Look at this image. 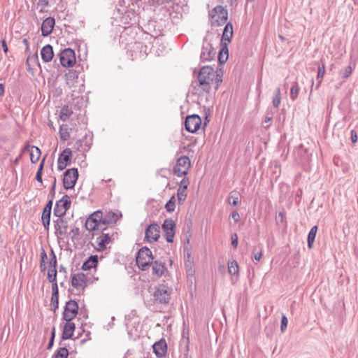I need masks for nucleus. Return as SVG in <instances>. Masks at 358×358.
Instances as JSON below:
<instances>
[{"label":"nucleus","mask_w":358,"mask_h":358,"mask_svg":"<svg viewBox=\"0 0 358 358\" xmlns=\"http://www.w3.org/2000/svg\"><path fill=\"white\" fill-rule=\"evenodd\" d=\"M215 77V71L211 66H205L201 69L198 75V80L203 91L210 92V84L214 82Z\"/></svg>","instance_id":"nucleus-1"},{"label":"nucleus","mask_w":358,"mask_h":358,"mask_svg":"<svg viewBox=\"0 0 358 358\" xmlns=\"http://www.w3.org/2000/svg\"><path fill=\"white\" fill-rule=\"evenodd\" d=\"M153 259L151 250L147 247H143L138 252L136 264L141 270L145 271L147 267L152 263Z\"/></svg>","instance_id":"nucleus-2"},{"label":"nucleus","mask_w":358,"mask_h":358,"mask_svg":"<svg viewBox=\"0 0 358 358\" xmlns=\"http://www.w3.org/2000/svg\"><path fill=\"white\" fill-rule=\"evenodd\" d=\"M212 24L220 26L224 24L228 18V12L222 6H215L210 13Z\"/></svg>","instance_id":"nucleus-3"},{"label":"nucleus","mask_w":358,"mask_h":358,"mask_svg":"<svg viewBox=\"0 0 358 358\" xmlns=\"http://www.w3.org/2000/svg\"><path fill=\"white\" fill-rule=\"evenodd\" d=\"M71 201L70 197L65 194L61 199L57 201L54 208L53 213L56 217H63L66 212L70 208Z\"/></svg>","instance_id":"nucleus-4"},{"label":"nucleus","mask_w":358,"mask_h":358,"mask_svg":"<svg viewBox=\"0 0 358 358\" xmlns=\"http://www.w3.org/2000/svg\"><path fill=\"white\" fill-rule=\"evenodd\" d=\"M171 289L165 285H159L154 292V299L160 303H167L170 299Z\"/></svg>","instance_id":"nucleus-5"},{"label":"nucleus","mask_w":358,"mask_h":358,"mask_svg":"<svg viewBox=\"0 0 358 358\" xmlns=\"http://www.w3.org/2000/svg\"><path fill=\"white\" fill-rule=\"evenodd\" d=\"M190 159L187 156H182L178 159L174 166L173 172L178 176H182L188 173L190 168Z\"/></svg>","instance_id":"nucleus-6"},{"label":"nucleus","mask_w":358,"mask_h":358,"mask_svg":"<svg viewBox=\"0 0 358 358\" xmlns=\"http://www.w3.org/2000/svg\"><path fill=\"white\" fill-rule=\"evenodd\" d=\"M78 178V171L76 168L67 169L64 174L63 185L66 189L74 187Z\"/></svg>","instance_id":"nucleus-7"},{"label":"nucleus","mask_w":358,"mask_h":358,"mask_svg":"<svg viewBox=\"0 0 358 358\" xmlns=\"http://www.w3.org/2000/svg\"><path fill=\"white\" fill-rule=\"evenodd\" d=\"M78 313V305L74 300H70L66 303L63 313V320L70 322L74 319Z\"/></svg>","instance_id":"nucleus-8"},{"label":"nucleus","mask_w":358,"mask_h":358,"mask_svg":"<svg viewBox=\"0 0 358 358\" xmlns=\"http://www.w3.org/2000/svg\"><path fill=\"white\" fill-rule=\"evenodd\" d=\"M216 51L212 46V44L208 41L207 38L203 39L202 50L201 52V59L203 62L211 61L215 57Z\"/></svg>","instance_id":"nucleus-9"},{"label":"nucleus","mask_w":358,"mask_h":358,"mask_svg":"<svg viewBox=\"0 0 358 358\" xmlns=\"http://www.w3.org/2000/svg\"><path fill=\"white\" fill-rule=\"evenodd\" d=\"M59 60L61 64L64 67L72 66L76 62L74 51L71 48H66L60 53Z\"/></svg>","instance_id":"nucleus-10"},{"label":"nucleus","mask_w":358,"mask_h":358,"mask_svg":"<svg viewBox=\"0 0 358 358\" xmlns=\"http://www.w3.org/2000/svg\"><path fill=\"white\" fill-rule=\"evenodd\" d=\"M201 124V117L195 114L188 115L185 122V129L190 133L196 132L200 128Z\"/></svg>","instance_id":"nucleus-11"},{"label":"nucleus","mask_w":358,"mask_h":358,"mask_svg":"<svg viewBox=\"0 0 358 358\" xmlns=\"http://www.w3.org/2000/svg\"><path fill=\"white\" fill-rule=\"evenodd\" d=\"M88 278L83 273H78L71 276V285L77 290H84L87 287Z\"/></svg>","instance_id":"nucleus-12"},{"label":"nucleus","mask_w":358,"mask_h":358,"mask_svg":"<svg viewBox=\"0 0 358 358\" xmlns=\"http://www.w3.org/2000/svg\"><path fill=\"white\" fill-rule=\"evenodd\" d=\"M101 219V211L96 210L92 213L87 219L85 227L87 231H92L96 230L99 222Z\"/></svg>","instance_id":"nucleus-13"},{"label":"nucleus","mask_w":358,"mask_h":358,"mask_svg":"<svg viewBox=\"0 0 358 358\" xmlns=\"http://www.w3.org/2000/svg\"><path fill=\"white\" fill-rule=\"evenodd\" d=\"M72 151L70 148H66L59 155L57 160L59 171L64 170L71 162Z\"/></svg>","instance_id":"nucleus-14"},{"label":"nucleus","mask_w":358,"mask_h":358,"mask_svg":"<svg viewBox=\"0 0 358 358\" xmlns=\"http://www.w3.org/2000/svg\"><path fill=\"white\" fill-rule=\"evenodd\" d=\"M176 226L175 222L171 219L165 220L163 224L162 229L166 233V238L167 242L172 243L175 235L174 228Z\"/></svg>","instance_id":"nucleus-15"},{"label":"nucleus","mask_w":358,"mask_h":358,"mask_svg":"<svg viewBox=\"0 0 358 358\" xmlns=\"http://www.w3.org/2000/svg\"><path fill=\"white\" fill-rule=\"evenodd\" d=\"M54 227L56 236H62L66 233L68 222L63 217H57V219L54 220Z\"/></svg>","instance_id":"nucleus-16"},{"label":"nucleus","mask_w":358,"mask_h":358,"mask_svg":"<svg viewBox=\"0 0 358 358\" xmlns=\"http://www.w3.org/2000/svg\"><path fill=\"white\" fill-rule=\"evenodd\" d=\"M159 227L157 224H152L145 230V238L149 242L156 241L159 238Z\"/></svg>","instance_id":"nucleus-17"},{"label":"nucleus","mask_w":358,"mask_h":358,"mask_svg":"<svg viewBox=\"0 0 358 358\" xmlns=\"http://www.w3.org/2000/svg\"><path fill=\"white\" fill-rule=\"evenodd\" d=\"M153 352L159 358L165 356L167 351V345L164 339L162 338L157 342H155L153 345Z\"/></svg>","instance_id":"nucleus-18"},{"label":"nucleus","mask_w":358,"mask_h":358,"mask_svg":"<svg viewBox=\"0 0 358 358\" xmlns=\"http://www.w3.org/2000/svg\"><path fill=\"white\" fill-rule=\"evenodd\" d=\"M55 23V19L51 17H47L43 21L41 24V34L43 36H48L52 33Z\"/></svg>","instance_id":"nucleus-19"},{"label":"nucleus","mask_w":358,"mask_h":358,"mask_svg":"<svg viewBox=\"0 0 358 358\" xmlns=\"http://www.w3.org/2000/svg\"><path fill=\"white\" fill-rule=\"evenodd\" d=\"M152 273L156 277H162L167 271L164 262L160 261L152 262Z\"/></svg>","instance_id":"nucleus-20"},{"label":"nucleus","mask_w":358,"mask_h":358,"mask_svg":"<svg viewBox=\"0 0 358 358\" xmlns=\"http://www.w3.org/2000/svg\"><path fill=\"white\" fill-rule=\"evenodd\" d=\"M75 324L70 322H66V323L64 324L62 334V338L63 340H67L72 337L73 332L75 331Z\"/></svg>","instance_id":"nucleus-21"},{"label":"nucleus","mask_w":358,"mask_h":358,"mask_svg":"<svg viewBox=\"0 0 358 358\" xmlns=\"http://www.w3.org/2000/svg\"><path fill=\"white\" fill-rule=\"evenodd\" d=\"M101 219L102 223L103 224H113L116 223L119 219V216L117 213L111 211L106 212L105 214H103L101 212Z\"/></svg>","instance_id":"nucleus-22"},{"label":"nucleus","mask_w":358,"mask_h":358,"mask_svg":"<svg viewBox=\"0 0 358 358\" xmlns=\"http://www.w3.org/2000/svg\"><path fill=\"white\" fill-rule=\"evenodd\" d=\"M41 55L45 62L51 61L54 56L52 47L49 44L45 45L41 50Z\"/></svg>","instance_id":"nucleus-23"},{"label":"nucleus","mask_w":358,"mask_h":358,"mask_svg":"<svg viewBox=\"0 0 358 358\" xmlns=\"http://www.w3.org/2000/svg\"><path fill=\"white\" fill-rule=\"evenodd\" d=\"M111 241V237L109 234L102 233V234L96 238V242L99 250H105L106 245Z\"/></svg>","instance_id":"nucleus-24"},{"label":"nucleus","mask_w":358,"mask_h":358,"mask_svg":"<svg viewBox=\"0 0 358 358\" xmlns=\"http://www.w3.org/2000/svg\"><path fill=\"white\" fill-rule=\"evenodd\" d=\"M98 264V257L96 255L90 256L82 265L81 268L84 271L90 270L95 268Z\"/></svg>","instance_id":"nucleus-25"},{"label":"nucleus","mask_w":358,"mask_h":358,"mask_svg":"<svg viewBox=\"0 0 358 358\" xmlns=\"http://www.w3.org/2000/svg\"><path fill=\"white\" fill-rule=\"evenodd\" d=\"M233 36V27L232 24L229 22L227 23L224 29L222 37V42H230L231 38ZM225 45H227V43H224Z\"/></svg>","instance_id":"nucleus-26"},{"label":"nucleus","mask_w":358,"mask_h":358,"mask_svg":"<svg viewBox=\"0 0 358 358\" xmlns=\"http://www.w3.org/2000/svg\"><path fill=\"white\" fill-rule=\"evenodd\" d=\"M41 150L36 146H31L30 150V160L33 164H36L40 159Z\"/></svg>","instance_id":"nucleus-27"},{"label":"nucleus","mask_w":358,"mask_h":358,"mask_svg":"<svg viewBox=\"0 0 358 358\" xmlns=\"http://www.w3.org/2000/svg\"><path fill=\"white\" fill-rule=\"evenodd\" d=\"M72 113V110L68 106H64L60 110L59 118L63 122H66L69 119Z\"/></svg>","instance_id":"nucleus-28"},{"label":"nucleus","mask_w":358,"mask_h":358,"mask_svg":"<svg viewBox=\"0 0 358 358\" xmlns=\"http://www.w3.org/2000/svg\"><path fill=\"white\" fill-rule=\"evenodd\" d=\"M317 226H313L308 234V238H307V241H308V248H313V243L315 241V236H316V234H317Z\"/></svg>","instance_id":"nucleus-29"},{"label":"nucleus","mask_w":358,"mask_h":358,"mask_svg":"<svg viewBox=\"0 0 358 358\" xmlns=\"http://www.w3.org/2000/svg\"><path fill=\"white\" fill-rule=\"evenodd\" d=\"M228 271L231 275H238L239 272L238 265L236 261L234 260L228 264Z\"/></svg>","instance_id":"nucleus-30"},{"label":"nucleus","mask_w":358,"mask_h":358,"mask_svg":"<svg viewBox=\"0 0 358 358\" xmlns=\"http://www.w3.org/2000/svg\"><path fill=\"white\" fill-rule=\"evenodd\" d=\"M228 57H229L228 49L225 46V48H222L219 52V55H218L219 62L221 64H224L227 61Z\"/></svg>","instance_id":"nucleus-31"},{"label":"nucleus","mask_w":358,"mask_h":358,"mask_svg":"<svg viewBox=\"0 0 358 358\" xmlns=\"http://www.w3.org/2000/svg\"><path fill=\"white\" fill-rule=\"evenodd\" d=\"M228 201L229 204H231L234 206H237L239 203L238 193L237 192H231L228 198Z\"/></svg>","instance_id":"nucleus-32"},{"label":"nucleus","mask_w":358,"mask_h":358,"mask_svg":"<svg viewBox=\"0 0 358 358\" xmlns=\"http://www.w3.org/2000/svg\"><path fill=\"white\" fill-rule=\"evenodd\" d=\"M299 90L300 88L298 83L296 82L294 83L290 90V98L292 99V100L294 101L297 98L299 93Z\"/></svg>","instance_id":"nucleus-33"},{"label":"nucleus","mask_w":358,"mask_h":358,"mask_svg":"<svg viewBox=\"0 0 358 358\" xmlns=\"http://www.w3.org/2000/svg\"><path fill=\"white\" fill-rule=\"evenodd\" d=\"M69 355V351L68 350L63 347L59 348L56 353L55 354L54 358H67Z\"/></svg>","instance_id":"nucleus-34"},{"label":"nucleus","mask_w":358,"mask_h":358,"mask_svg":"<svg viewBox=\"0 0 358 358\" xmlns=\"http://www.w3.org/2000/svg\"><path fill=\"white\" fill-rule=\"evenodd\" d=\"M325 73V66L324 64L318 66V71L317 75V79L319 80L316 88H318L322 83V78Z\"/></svg>","instance_id":"nucleus-35"},{"label":"nucleus","mask_w":358,"mask_h":358,"mask_svg":"<svg viewBox=\"0 0 358 358\" xmlns=\"http://www.w3.org/2000/svg\"><path fill=\"white\" fill-rule=\"evenodd\" d=\"M59 134L60 138L64 141L67 140L70 137V134L68 131V128L66 125L63 124L60 126Z\"/></svg>","instance_id":"nucleus-36"},{"label":"nucleus","mask_w":358,"mask_h":358,"mask_svg":"<svg viewBox=\"0 0 358 358\" xmlns=\"http://www.w3.org/2000/svg\"><path fill=\"white\" fill-rule=\"evenodd\" d=\"M281 101V97H280V90L279 87H278L275 90V94L273 98V105L275 108H278Z\"/></svg>","instance_id":"nucleus-37"},{"label":"nucleus","mask_w":358,"mask_h":358,"mask_svg":"<svg viewBox=\"0 0 358 358\" xmlns=\"http://www.w3.org/2000/svg\"><path fill=\"white\" fill-rule=\"evenodd\" d=\"M165 208L168 212H173L176 208V198L173 196L166 203Z\"/></svg>","instance_id":"nucleus-38"},{"label":"nucleus","mask_w":358,"mask_h":358,"mask_svg":"<svg viewBox=\"0 0 358 358\" xmlns=\"http://www.w3.org/2000/svg\"><path fill=\"white\" fill-rule=\"evenodd\" d=\"M66 80L69 85H73V82L78 78L76 71H69L66 75Z\"/></svg>","instance_id":"nucleus-39"},{"label":"nucleus","mask_w":358,"mask_h":358,"mask_svg":"<svg viewBox=\"0 0 358 358\" xmlns=\"http://www.w3.org/2000/svg\"><path fill=\"white\" fill-rule=\"evenodd\" d=\"M177 196L179 203L183 202L187 197V189L178 187L177 191Z\"/></svg>","instance_id":"nucleus-40"},{"label":"nucleus","mask_w":358,"mask_h":358,"mask_svg":"<svg viewBox=\"0 0 358 358\" xmlns=\"http://www.w3.org/2000/svg\"><path fill=\"white\" fill-rule=\"evenodd\" d=\"M44 162L45 159H43L41 162L40 163L38 169L37 171L36 175V180L38 182H42V172L44 166Z\"/></svg>","instance_id":"nucleus-41"},{"label":"nucleus","mask_w":358,"mask_h":358,"mask_svg":"<svg viewBox=\"0 0 358 358\" xmlns=\"http://www.w3.org/2000/svg\"><path fill=\"white\" fill-rule=\"evenodd\" d=\"M57 270L56 268H52L48 272V279L50 282H57Z\"/></svg>","instance_id":"nucleus-42"},{"label":"nucleus","mask_w":358,"mask_h":358,"mask_svg":"<svg viewBox=\"0 0 358 358\" xmlns=\"http://www.w3.org/2000/svg\"><path fill=\"white\" fill-rule=\"evenodd\" d=\"M48 259L45 251L43 249L41 252V271H44L46 268L45 260Z\"/></svg>","instance_id":"nucleus-43"},{"label":"nucleus","mask_w":358,"mask_h":358,"mask_svg":"<svg viewBox=\"0 0 358 358\" xmlns=\"http://www.w3.org/2000/svg\"><path fill=\"white\" fill-rule=\"evenodd\" d=\"M51 306L52 310L55 311L59 307V296H52L51 297Z\"/></svg>","instance_id":"nucleus-44"},{"label":"nucleus","mask_w":358,"mask_h":358,"mask_svg":"<svg viewBox=\"0 0 358 358\" xmlns=\"http://www.w3.org/2000/svg\"><path fill=\"white\" fill-rule=\"evenodd\" d=\"M50 255L52 256V257L49 262V266L52 267V268H56L57 258L52 250H51Z\"/></svg>","instance_id":"nucleus-45"},{"label":"nucleus","mask_w":358,"mask_h":358,"mask_svg":"<svg viewBox=\"0 0 358 358\" xmlns=\"http://www.w3.org/2000/svg\"><path fill=\"white\" fill-rule=\"evenodd\" d=\"M288 320L287 317L282 315L281 318V325H280V330L282 332H284L287 327Z\"/></svg>","instance_id":"nucleus-46"},{"label":"nucleus","mask_w":358,"mask_h":358,"mask_svg":"<svg viewBox=\"0 0 358 358\" xmlns=\"http://www.w3.org/2000/svg\"><path fill=\"white\" fill-rule=\"evenodd\" d=\"M214 81H215V83L216 84V86L215 87V90H217L218 89L220 83H221L222 82V75L215 72V77L214 78Z\"/></svg>","instance_id":"nucleus-47"},{"label":"nucleus","mask_w":358,"mask_h":358,"mask_svg":"<svg viewBox=\"0 0 358 358\" xmlns=\"http://www.w3.org/2000/svg\"><path fill=\"white\" fill-rule=\"evenodd\" d=\"M189 184V179L187 178H184L180 181L179 188L187 189Z\"/></svg>","instance_id":"nucleus-48"},{"label":"nucleus","mask_w":358,"mask_h":358,"mask_svg":"<svg viewBox=\"0 0 358 358\" xmlns=\"http://www.w3.org/2000/svg\"><path fill=\"white\" fill-rule=\"evenodd\" d=\"M52 283V296H59L58 286L57 282H53Z\"/></svg>","instance_id":"nucleus-49"},{"label":"nucleus","mask_w":358,"mask_h":358,"mask_svg":"<svg viewBox=\"0 0 358 358\" xmlns=\"http://www.w3.org/2000/svg\"><path fill=\"white\" fill-rule=\"evenodd\" d=\"M50 214H51V211L48 210L46 209H43V213H42L41 219L42 220H48V219L50 220Z\"/></svg>","instance_id":"nucleus-50"},{"label":"nucleus","mask_w":358,"mask_h":358,"mask_svg":"<svg viewBox=\"0 0 358 358\" xmlns=\"http://www.w3.org/2000/svg\"><path fill=\"white\" fill-rule=\"evenodd\" d=\"M231 245L235 248L238 246V236L236 234H234L231 236Z\"/></svg>","instance_id":"nucleus-51"},{"label":"nucleus","mask_w":358,"mask_h":358,"mask_svg":"<svg viewBox=\"0 0 358 358\" xmlns=\"http://www.w3.org/2000/svg\"><path fill=\"white\" fill-rule=\"evenodd\" d=\"M109 225L108 224H106V223H102V219H101L100 222H99V226L96 229V230H99V231H104L107 229V226Z\"/></svg>","instance_id":"nucleus-52"},{"label":"nucleus","mask_w":358,"mask_h":358,"mask_svg":"<svg viewBox=\"0 0 358 358\" xmlns=\"http://www.w3.org/2000/svg\"><path fill=\"white\" fill-rule=\"evenodd\" d=\"M37 4L43 9L48 6V0H38Z\"/></svg>","instance_id":"nucleus-53"},{"label":"nucleus","mask_w":358,"mask_h":358,"mask_svg":"<svg viewBox=\"0 0 358 358\" xmlns=\"http://www.w3.org/2000/svg\"><path fill=\"white\" fill-rule=\"evenodd\" d=\"M352 73V68L350 66H347L345 69L344 74L343 76V78H348L350 76V75Z\"/></svg>","instance_id":"nucleus-54"},{"label":"nucleus","mask_w":358,"mask_h":358,"mask_svg":"<svg viewBox=\"0 0 358 358\" xmlns=\"http://www.w3.org/2000/svg\"><path fill=\"white\" fill-rule=\"evenodd\" d=\"M350 138H351V141L353 143H355L357 141L358 137H357V132L355 130H352L351 131V137H350Z\"/></svg>","instance_id":"nucleus-55"},{"label":"nucleus","mask_w":358,"mask_h":358,"mask_svg":"<svg viewBox=\"0 0 358 358\" xmlns=\"http://www.w3.org/2000/svg\"><path fill=\"white\" fill-rule=\"evenodd\" d=\"M231 217L235 221V222H238L240 221V215L237 211H234L232 213Z\"/></svg>","instance_id":"nucleus-56"},{"label":"nucleus","mask_w":358,"mask_h":358,"mask_svg":"<svg viewBox=\"0 0 358 358\" xmlns=\"http://www.w3.org/2000/svg\"><path fill=\"white\" fill-rule=\"evenodd\" d=\"M54 338H55V328H53V330L52 332V336H51L50 340L48 345V349H50L52 348V346L53 345Z\"/></svg>","instance_id":"nucleus-57"},{"label":"nucleus","mask_w":358,"mask_h":358,"mask_svg":"<svg viewBox=\"0 0 358 358\" xmlns=\"http://www.w3.org/2000/svg\"><path fill=\"white\" fill-rule=\"evenodd\" d=\"M55 187H56V178H55L54 182H53V185H52V186L51 187L50 192V194L52 196H54V195L55 194Z\"/></svg>","instance_id":"nucleus-58"},{"label":"nucleus","mask_w":358,"mask_h":358,"mask_svg":"<svg viewBox=\"0 0 358 358\" xmlns=\"http://www.w3.org/2000/svg\"><path fill=\"white\" fill-rule=\"evenodd\" d=\"M52 207V200L50 199L45 205L44 209L51 211Z\"/></svg>","instance_id":"nucleus-59"},{"label":"nucleus","mask_w":358,"mask_h":358,"mask_svg":"<svg viewBox=\"0 0 358 358\" xmlns=\"http://www.w3.org/2000/svg\"><path fill=\"white\" fill-rule=\"evenodd\" d=\"M42 222L45 229H48L50 226V220H42Z\"/></svg>","instance_id":"nucleus-60"},{"label":"nucleus","mask_w":358,"mask_h":358,"mask_svg":"<svg viewBox=\"0 0 358 358\" xmlns=\"http://www.w3.org/2000/svg\"><path fill=\"white\" fill-rule=\"evenodd\" d=\"M1 45H2V47H3L4 52L7 53L8 50V47H7V45H6V43L5 40H2L1 41Z\"/></svg>","instance_id":"nucleus-61"},{"label":"nucleus","mask_w":358,"mask_h":358,"mask_svg":"<svg viewBox=\"0 0 358 358\" xmlns=\"http://www.w3.org/2000/svg\"><path fill=\"white\" fill-rule=\"evenodd\" d=\"M262 257V252H257V253L255 254V255H254V258L257 261H259L261 259Z\"/></svg>","instance_id":"nucleus-62"},{"label":"nucleus","mask_w":358,"mask_h":358,"mask_svg":"<svg viewBox=\"0 0 358 358\" xmlns=\"http://www.w3.org/2000/svg\"><path fill=\"white\" fill-rule=\"evenodd\" d=\"M4 93V87L3 84H0V96Z\"/></svg>","instance_id":"nucleus-63"},{"label":"nucleus","mask_w":358,"mask_h":358,"mask_svg":"<svg viewBox=\"0 0 358 358\" xmlns=\"http://www.w3.org/2000/svg\"><path fill=\"white\" fill-rule=\"evenodd\" d=\"M278 217L280 218V222H282L284 219V213L282 212H280L278 213Z\"/></svg>","instance_id":"nucleus-64"}]
</instances>
